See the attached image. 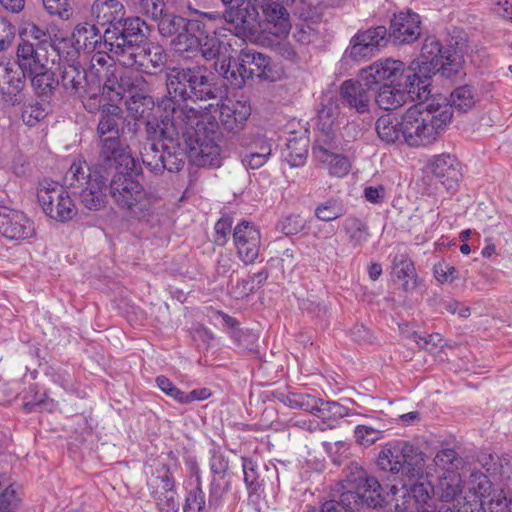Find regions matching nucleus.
<instances>
[{"label":"nucleus","mask_w":512,"mask_h":512,"mask_svg":"<svg viewBox=\"0 0 512 512\" xmlns=\"http://www.w3.org/2000/svg\"><path fill=\"white\" fill-rule=\"evenodd\" d=\"M199 109L186 105H176L170 98L158 102L161 115V163H152L155 170L168 172L180 171L189 147L192 156L200 166L219 167L221 165V132L214 117L204 119L201 110L211 113L213 105L200 106Z\"/></svg>","instance_id":"nucleus-1"},{"label":"nucleus","mask_w":512,"mask_h":512,"mask_svg":"<svg viewBox=\"0 0 512 512\" xmlns=\"http://www.w3.org/2000/svg\"><path fill=\"white\" fill-rule=\"evenodd\" d=\"M105 175H111L109 190L115 204L125 210L128 215L143 222L148 226H155L159 223L158 214L155 211L156 197L145 190L144 186L137 179L141 173V166L137 159L132 156L131 162L125 165L120 160L111 163L99 164Z\"/></svg>","instance_id":"nucleus-2"},{"label":"nucleus","mask_w":512,"mask_h":512,"mask_svg":"<svg viewBox=\"0 0 512 512\" xmlns=\"http://www.w3.org/2000/svg\"><path fill=\"white\" fill-rule=\"evenodd\" d=\"M460 67V57L454 48H444L435 36H428L424 40L420 56L407 69L409 91L419 99H427L431 95L433 75L440 73L441 76L450 78L459 72Z\"/></svg>","instance_id":"nucleus-3"},{"label":"nucleus","mask_w":512,"mask_h":512,"mask_svg":"<svg viewBox=\"0 0 512 512\" xmlns=\"http://www.w3.org/2000/svg\"><path fill=\"white\" fill-rule=\"evenodd\" d=\"M418 99V103L406 110L400 118L404 143L410 147L434 143L452 119L451 107L446 99L440 101Z\"/></svg>","instance_id":"nucleus-4"},{"label":"nucleus","mask_w":512,"mask_h":512,"mask_svg":"<svg viewBox=\"0 0 512 512\" xmlns=\"http://www.w3.org/2000/svg\"><path fill=\"white\" fill-rule=\"evenodd\" d=\"M403 62L393 59L378 61L361 71L362 83L359 80H345L340 86V100L345 106L355 109L358 113L369 111L372 99L371 90L374 85L384 79H394L401 74Z\"/></svg>","instance_id":"nucleus-5"},{"label":"nucleus","mask_w":512,"mask_h":512,"mask_svg":"<svg viewBox=\"0 0 512 512\" xmlns=\"http://www.w3.org/2000/svg\"><path fill=\"white\" fill-rule=\"evenodd\" d=\"M344 491L339 500H330L323 504L321 512H360V508L382 506L381 485L362 468L355 467L343 484Z\"/></svg>","instance_id":"nucleus-6"},{"label":"nucleus","mask_w":512,"mask_h":512,"mask_svg":"<svg viewBox=\"0 0 512 512\" xmlns=\"http://www.w3.org/2000/svg\"><path fill=\"white\" fill-rule=\"evenodd\" d=\"M426 454L414 444L393 440L386 443L377 456V467L393 475H400L410 480L429 477L430 472L425 466Z\"/></svg>","instance_id":"nucleus-7"},{"label":"nucleus","mask_w":512,"mask_h":512,"mask_svg":"<svg viewBox=\"0 0 512 512\" xmlns=\"http://www.w3.org/2000/svg\"><path fill=\"white\" fill-rule=\"evenodd\" d=\"M74 193H78L83 205L89 210H99L105 205L107 176L99 167V159L92 171L85 161H74L65 176Z\"/></svg>","instance_id":"nucleus-8"},{"label":"nucleus","mask_w":512,"mask_h":512,"mask_svg":"<svg viewBox=\"0 0 512 512\" xmlns=\"http://www.w3.org/2000/svg\"><path fill=\"white\" fill-rule=\"evenodd\" d=\"M120 108L115 105H104L97 125L99 147V164L120 160L132 163V154L127 144L120 139Z\"/></svg>","instance_id":"nucleus-9"},{"label":"nucleus","mask_w":512,"mask_h":512,"mask_svg":"<svg viewBox=\"0 0 512 512\" xmlns=\"http://www.w3.org/2000/svg\"><path fill=\"white\" fill-rule=\"evenodd\" d=\"M147 25L138 16L125 18L119 25L103 30L104 48L110 52V59L123 64L127 58L134 55L147 35Z\"/></svg>","instance_id":"nucleus-10"},{"label":"nucleus","mask_w":512,"mask_h":512,"mask_svg":"<svg viewBox=\"0 0 512 512\" xmlns=\"http://www.w3.org/2000/svg\"><path fill=\"white\" fill-rule=\"evenodd\" d=\"M37 199L43 213L57 222H68L77 213L75 204L67 191L55 181L40 183Z\"/></svg>","instance_id":"nucleus-11"},{"label":"nucleus","mask_w":512,"mask_h":512,"mask_svg":"<svg viewBox=\"0 0 512 512\" xmlns=\"http://www.w3.org/2000/svg\"><path fill=\"white\" fill-rule=\"evenodd\" d=\"M224 6V21L233 27L238 37L253 36L261 26L260 14L247 0H220Z\"/></svg>","instance_id":"nucleus-12"},{"label":"nucleus","mask_w":512,"mask_h":512,"mask_svg":"<svg viewBox=\"0 0 512 512\" xmlns=\"http://www.w3.org/2000/svg\"><path fill=\"white\" fill-rule=\"evenodd\" d=\"M387 43V29L385 26H376L358 33L351 39L345 56L354 61L370 58Z\"/></svg>","instance_id":"nucleus-13"},{"label":"nucleus","mask_w":512,"mask_h":512,"mask_svg":"<svg viewBox=\"0 0 512 512\" xmlns=\"http://www.w3.org/2000/svg\"><path fill=\"white\" fill-rule=\"evenodd\" d=\"M403 66H405L403 64ZM384 79L383 81H385ZM390 83L381 85L375 95V101L379 108L383 110H395L405 104L408 97L412 100H418L416 94L409 91L407 81V71L402 67L401 74L395 80L387 79Z\"/></svg>","instance_id":"nucleus-14"},{"label":"nucleus","mask_w":512,"mask_h":512,"mask_svg":"<svg viewBox=\"0 0 512 512\" xmlns=\"http://www.w3.org/2000/svg\"><path fill=\"white\" fill-rule=\"evenodd\" d=\"M339 151V140L332 141L327 137L315 140L312 155L318 162L326 165L330 175L344 177L351 169L350 159Z\"/></svg>","instance_id":"nucleus-15"},{"label":"nucleus","mask_w":512,"mask_h":512,"mask_svg":"<svg viewBox=\"0 0 512 512\" xmlns=\"http://www.w3.org/2000/svg\"><path fill=\"white\" fill-rule=\"evenodd\" d=\"M426 168L446 190L455 191L457 189L462 178V171L461 164L454 155L449 153L435 155L429 159Z\"/></svg>","instance_id":"nucleus-16"},{"label":"nucleus","mask_w":512,"mask_h":512,"mask_svg":"<svg viewBox=\"0 0 512 512\" xmlns=\"http://www.w3.org/2000/svg\"><path fill=\"white\" fill-rule=\"evenodd\" d=\"M133 54L126 59L122 66L145 73H154L167 61L164 48L159 44L148 42L147 39L139 45V49Z\"/></svg>","instance_id":"nucleus-17"},{"label":"nucleus","mask_w":512,"mask_h":512,"mask_svg":"<svg viewBox=\"0 0 512 512\" xmlns=\"http://www.w3.org/2000/svg\"><path fill=\"white\" fill-rule=\"evenodd\" d=\"M420 16L411 11L394 14L390 23V37L395 43L409 44L417 40L421 34Z\"/></svg>","instance_id":"nucleus-18"},{"label":"nucleus","mask_w":512,"mask_h":512,"mask_svg":"<svg viewBox=\"0 0 512 512\" xmlns=\"http://www.w3.org/2000/svg\"><path fill=\"white\" fill-rule=\"evenodd\" d=\"M217 109L221 125L232 133L241 131L251 115V107L245 101L225 99L217 104Z\"/></svg>","instance_id":"nucleus-19"},{"label":"nucleus","mask_w":512,"mask_h":512,"mask_svg":"<svg viewBox=\"0 0 512 512\" xmlns=\"http://www.w3.org/2000/svg\"><path fill=\"white\" fill-rule=\"evenodd\" d=\"M288 8L275 0L257 5V11L262 10L266 29L276 37H285L291 29Z\"/></svg>","instance_id":"nucleus-20"},{"label":"nucleus","mask_w":512,"mask_h":512,"mask_svg":"<svg viewBox=\"0 0 512 512\" xmlns=\"http://www.w3.org/2000/svg\"><path fill=\"white\" fill-rule=\"evenodd\" d=\"M188 99L193 101L216 98V87L210 72L199 65L188 67Z\"/></svg>","instance_id":"nucleus-21"},{"label":"nucleus","mask_w":512,"mask_h":512,"mask_svg":"<svg viewBox=\"0 0 512 512\" xmlns=\"http://www.w3.org/2000/svg\"><path fill=\"white\" fill-rule=\"evenodd\" d=\"M465 487L463 512H474L472 506L483 504L482 499L490 495L492 484L483 472L473 471Z\"/></svg>","instance_id":"nucleus-22"},{"label":"nucleus","mask_w":512,"mask_h":512,"mask_svg":"<svg viewBox=\"0 0 512 512\" xmlns=\"http://www.w3.org/2000/svg\"><path fill=\"white\" fill-rule=\"evenodd\" d=\"M233 240L239 256H258L260 232L250 222L242 221L236 225Z\"/></svg>","instance_id":"nucleus-23"},{"label":"nucleus","mask_w":512,"mask_h":512,"mask_svg":"<svg viewBox=\"0 0 512 512\" xmlns=\"http://www.w3.org/2000/svg\"><path fill=\"white\" fill-rule=\"evenodd\" d=\"M92 13L104 29H113L127 18L125 6L120 0H96Z\"/></svg>","instance_id":"nucleus-24"},{"label":"nucleus","mask_w":512,"mask_h":512,"mask_svg":"<svg viewBox=\"0 0 512 512\" xmlns=\"http://www.w3.org/2000/svg\"><path fill=\"white\" fill-rule=\"evenodd\" d=\"M241 145L246 147V151L242 156V164L249 169H259L271 156V143L263 136L257 135L249 142L243 138Z\"/></svg>","instance_id":"nucleus-25"},{"label":"nucleus","mask_w":512,"mask_h":512,"mask_svg":"<svg viewBox=\"0 0 512 512\" xmlns=\"http://www.w3.org/2000/svg\"><path fill=\"white\" fill-rule=\"evenodd\" d=\"M72 38L76 47L86 53L107 52L104 48L103 33L94 24L88 22L77 24L73 30Z\"/></svg>","instance_id":"nucleus-26"},{"label":"nucleus","mask_w":512,"mask_h":512,"mask_svg":"<svg viewBox=\"0 0 512 512\" xmlns=\"http://www.w3.org/2000/svg\"><path fill=\"white\" fill-rule=\"evenodd\" d=\"M34 40H37V43H34V74L38 68L53 69L58 54L51 42L50 34L34 25Z\"/></svg>","instance_id":"nucleus-27"},{"label":"nucleus","mask_w":512,"mask_h":512,"mask_svg":"<svg viewBox=\"0 0 512 512\" xmlns=\"http://www.w3.org/2000/svg\"><path fill=\"white\" fill-rule=\"evenodd\" d=\"M434 487L430 481L413 484L406 490L400 501L406 500L413 507L414 512H437L433 501Z\"/></svg>","instance_id":"nucleus-28"},{"label":"nucleus","mask_w":512,"mask_h":512,"mask_svg":"<svg viewBox=\"0 0 512 512\" xmlns=\"http://www.w3.org/2000/svg\"><path fill=\"white\" fill-rule=\"evenodd\" d=\"M188 67H173L166 73V87L168 95L160 101L170 98L176 105H186L188 100Z\"/></svg>","instance_id":"nucleus-29"},{"label":"nucleus","mask_w":512,"mask_h":512,"mask_svg":"<svg viewBox=\"0 0 512 512\" xmlns=\"http://www.w3.org/2000/svg\"><path fill=\"white\" fill-rule=\"evenodd\" d=\"M241 67H244V74L250 79L254 76L261 79L273 80L270 58L265 54L252 49L242 50L239 56Z\"/></svg>","instance_id":"nucleus-30"},{"label":"nucleus","mask_w":512,"mask_h":512,"mask_svg":"<svg viewBox=\"0 0 512 512\" xmlns=\"http://www.w3.org/2000/svg\"><path fill=\"white\" fill-rule=\"evenodd\" d=\"M27 222L28 220L22 212L0 206V234L6 238L11 240L24 238Z\"/></svg>","instance_id":"nucleus-31"},{"label":"nucleus","mask_w":512,"mask_h":512,"mask_svg":"<svg viewBox=\"0 0 512 512\" xmlns=\"http://www.w3.org/2000/svg\"><path fill=\"white\" fill-rule=\"evenodd\" d=\"M156 22L159 34L162 37H176L185 27L189 31H197L199 29L197 21H191L167 11Z\"/></svg>","instance_id":"nucleus-32"},{"label":"nucleus","mask_w":512,"mask_h":512,"mask_svg":"<svg viewBox=\"0 0 512 512\" xmlns=\"http://www.w3.org/2000/svg\"><path fill=\"white\" fill-rule=\"evenodd\" d=\"M391 274L402 283L405 292H413L418 287L419 279L410 258H395Z\"/></svg>","instance_id":"nucleus-33"},{"label":"nucleus","mask_w":512,"mask_h":512,"mask_svg":"<svg viewBox=\"0 0 512 512\" xmlns=\"http://www.w3.org/2000/svg\"><path fill=\"white\" fill-rule=\"evenodd\" d=\"M437 491L442 501H457V506L461 507L460 496L464 492V486L461 476L458 472H449L443 474L439 479ZM461 508H459L460 510Z\"/></svg>","instance_id":"nucleus-34"},{"label":"nucleus","mask_w":512,"mask_h":512,"mask_svg":"<svg viewBox=\"0 0 512 512\" xmlns=\"http://www.w3.org/2000/svg\"><path fill=\"white\" fill-rule=\"evenodd\" d=\"M337 114V106L332 101L322 105L317 115L319 133L316 140H321L326 137L331 140V142L339 140L334 130Z\"/></svg>","instance_id":"nucleus-35"},{"label":"nucleus","mask_w":512,"mask_h":512,"mask_svg":"<svg viewBox=\"0 0 512 512\" xmlns=\"http://www.w3.org/2000/svg\"><path fill=\"white\" fill-rule=\"evenodd\" d=\"M199 29L196 31H189L185 27L171 42L175 52L179 54L194 53L198 51L201 46V35L204 31V22L197 21Z\"/></svg>","instance_id":"nucleus-36"},{"label":"nucleus","mask_w":512,"mask_h":512,"mask_svg":"<svg viewBox=\"0 0 512 512\" xmlns=\"http://www.w3.org/2000/svg\"><path fill=\"white\" fill-rule=\"evenodd\" d=\"M375 129L378 137L388 144L404 143L402 125L397 118L383 115L377 119Z\"/></svg>","instance_id":"nucleus-37"},{"label":"nucleus","mask_w":512,"mask_h":512,"mask_svg":"<svg viewBox=\"0 0 512 512\" xmlns=\"http://www.w3.org/2000/svg\"><path fill=\"white\" fill-rule=\"evenodd\" d=\"M27 77L14 71L8 64L0 65V91L9 96H16L23 88Z\"/></svg>","instance_id":"nucleus-38"},{"label":"nucleus","mask_w":512,"mask_h":512,"mask_svg":"<svg viewBox=\"0 0 512 512\" xmlns=\"http://www.w3.org/2000/svg\"><path fill=\"white\" fill-rule=\"evenodd\" d=\"M285 158L291 167L302 166L308 155L309 139L306 136L289 138Z\"/></svg>","instance_id":"nucleus-39"},{"label":"nucleus","mask_w":512,"mask_h":512,"mask_svg":"<svg viewBox=\"0 0 512 512\" xmlns=\"http://www.w3.org/2000/svg\"><path fill=\"white\" fill-rule=\"evenodd\" d=\"M476 92L470 85H462L455 88L450 94V102L447 103L451 109L455 108L459 112H467L476 103ZM453 113V111L451 110Z\"/></svg>","instance_id":"nucleus-40"},{"label":"nucleus","mask_w":512,"mask_h":512,"mask_svg":"<svg viewBox=\"0 0 512 512\" xmlns=\"http://www.w3.org/2000/svg\"><path fill=\"white\" fill-rule=\"evenodd\" d=\"M27 30L19 32L20 42L17 47V63L24 77L32 82V43L25 37Z\"/></svg>","instance_id":"nucleus-41"},{"label":"nucleus","mask_w":512,"mask_h":512,"mask_svg":"<svg viewBox=\"0 0 512 512\" xmlns=\"http://www.w3.org/2000/svg\"><path fill=\"white\" fill-rule=\"evenodd\" d=\"M59 84L52 69H36L34 74V94L48 98Z\"/></svg>","instance_id":"nucleus-42"},{"label":"nucleus","mask_w":512,"mask_h":512,"mask_svg":"<svg viewBox=\"0 0 512 512\" xmlns=\"http://www.w3.org/2000/svg\"><path fill=\"white\" fill-rule=\"evenodd\" d=\"M280 402L292 409H301L313 414L316 408L318 398L306 393H280L278 396Z\"/></svg>","instance_id":"nucleus-43"},{"label":"nucleus","mask_w":512,"mask_h":512,"mask_svg":"<svg viewBox=\"0 0 512 512\" xmlns=\"http://www.w3.org/2000/svg\"><path fill=\"white\" fill-rule=\"evenodd\" d=\"M143 82V77L140 75H135L131 77L127 74L118 75L115 72H112L107 76L104 82V88L108 90L116 92L118 95H121L122 92L128 90L132 91L133 88L138 86L139 83Z\"/></svg>","instance_id":"nucleus-44"},{"label":"nucleus","mask_w":512,"mask_h":512,"mask_svg":"<svg viewBox=\"0 0 512 512\" xmlns=\"http://www.w3.org/2000/svg\"><path fill=\"white\" fill-rule=\"evenodd\" d=\"M203 32V35H201V46H199L197 52L201 53L202 57L207 60L215 59L219 55L221 48V42L215 35V27H208L207 23L204 22Z\"/></svg>","instance_id":"nucleus-45"},{"label":"nucleus","mask_w":512,"mask_h":512,"mask_svg":"<svg viewBox=\"0 0 512 512\" xmlns=\"http://www.w3.org/2000/svg\"><path fill=\"white\" fill-rule=\"evenodd\" d=\"M433 462L437 468L443 471V474H448L457 472L462 466L463 460L454 449L445 448L436 453Z\"/></svg>","instance_id":"nucleus-46"},{"label":"nucleus","mask_w":512,"mask_h":512,"mask_svg":"<svg viewBox=\"0 0 512 512\" xmlns=\"http://www.w3.org/2000/svg\"><path fill=\"white\" fill-rule=\"evenodd\" d=\"M133 6L138 14L155 22L167 11L164 0H135Z\"/></svg>","instance_id":"nucleus-47"},{"label":"nucleus","mask_w":512,"mask_h":512,"mask_svg":"<svg viewBox=\"0 0 512 512\" xmlns=\"http://www.w3.org/2000/svg\"><path fill=\"white\" fill-rule=\"evenodd\" d=\"M314 214L317 219L330 222L344 215V208L338 199L330 198L319 204L315 208Z\"/></svg>","instance_id":"nucleus-48"},{"label":"nucleus","mask_w":512,"mask_h":512,"mask_svg":"<svg viewBox=\"0 0 512 512\" xmlns=\"http://www.w3.org/2000/svg\"><path fill=\"white\" fill-rule=\"evenodd\" d=\"M348 408L339 404L335 401H324L318 398V403L316 404L315 410H313V415L323 418H342L347 416Z\"/></svg>","instance_id":"nucleus-49"},{"label":"nucleus","mask_w":512,"mask_h":512,"mask_svg":"<svg viewBox=\"0 0 512 512\" xmlns=\"http://www.w3.org/2000/svg\"><path fill=\"white\" fill-rule=\"evenodd\" d=\"M343 227L353 245H359L366 241L368 237V227L362 220L349 217L345 219Z\"/></svg>","instance_id":"nucleus-50"},{"label":"nucleus","mask_w":512,"mask_h":512,"mask_svg":"<svg viewBox=\"0 0 512 512\" xmlns=\"http://www.w3.org/2000/svg\"><path fill=\"white\" fill-rule=\"evenodd\" d=\"M244 69V67H241L239 59H229L227 68L223 72V77L233 88L240 89L244 86L246 80L250 79L248 75L244 74Z\"/></svg>","instance_id":"nucleus-51"},{"label":"nucleus","mask_w":512,"mask_h":512,"mask_svg":"<svg viewBox=\"0 0 512 512\" xmlns=\"http://www.w3.org/2000/svg\"><path fill=\"white\" fill-rule=\"evenodd\" d=\"M153 100L150 96L135 92L126 101L128 110L136 119L144 118L147 109L152 106Z\"/></svg>","instance_id":"nucleus-52"},{"label":"nucleus","mask_w":512,"mask_h":512,"mask_svg":"<svg viewBox=\"0 0 512 512\" xmlns=\"http://www.w3.org/2000/svg\"><path fill=\"white\" fill-rule=\"evenodd\" d=\"M242 468L244 474V482L248 489V493L250 495L257 493L261 487V483L259 481L256 463L250 458H242Z\"/></svg>","instance_id":"nucleus-53"},{"label":"nucleus","mask_w":512,"mask_h":512,"mask_svg":"<svg viewBox=\"0 0 512 512\" xmlns=\"http://www.w3.org/2000/svg\"><path fill=\"white\" fill-rule=\"evenodd\" d=\"M230 480L220 479L219 477H212L209 487V505L219 506L224 496L230 491Z\"/></svg>","instance_id":"nucleus-54"},{"label":"nucleus","mask_w":512,"mask_h":512,"mask_svg":"<svg viewBox=\"0 0 512 512\" xmlns=\"http://www.w3.org/2000/svg\"><path fill=\"white\" fill-rule=\"evenodd\" d=\"M305 225V219H303L299 214H290L282 217L278 221L276 228L283 234L289 236L302 231Z\"/></svg>","instance_id":"nucleus-55"},{"label":"nucleus","mask_w":512,"mask_h":512,"mask_svg":"<svg viewBox=\"0 0 512 512\" xmlns=\"http://www.w3.org/2000/svg\"><path fill=\"white\" fill-rule=\"evenodd\" d=\"M356 442L363 446H371L383 438V431L368 425H357L354 430Z\"/></svg>","instance_id":"nucleus-56"},{"label":"nucleus","mask_w":512,"mask_h":512,"mask_svg":"<svg viewBox=\"0 0 512 512\" xmlns=\"http://www.w3.org/2000/svg\"><path fill=\"white\" fill-rule=\"evenodd\" d=\"M41 3L51 16H57L62 20H68L71 16L69 0H41Z\"/></svg>","instance_id":"nucleus-57"},{"label":"nucleus","mask_w":512,"mask_h":512,"mask_svg":"<svg viewBox=\"0 0 512 512\" xmlns=\"http://www.w3.org/2000/svg\"><path fill=\"white\" fill-rule=\"evenodd\" d=\"M209 466L212 473V477H219L220 479H225L227 476V472L229 469V460L219 450H212L211 457L209 460Z\"/></svg>","instance_id":"nucleus-58"},{"label":"nucleus","mask_w":512,"mask_h":512,"mask_svg":"<svg viewBox=\"0 0 512 512\" xmlns=\"http://www.w3.org/2000/svg\"><path fill=\"white\" fill-rule=\"evenodd\" d=\"M183 511L206 512L205 495L199 486L187 494Z\"/></svg>","instance_id":"nucleus-59"},{"label":"nucleus","mask_w":512,"mask_h":512,"mask_svg":"<svg viewBox=\"0 0 512 512\" xmlns=\"http://www.w3.org/2000/svg\"><path fill=\"white\" fill-rule=\"evenodd\" d=\"M399 492V489L396 485H392L389 488V491L385 496H382L383 501L382 504L390 506V510H392V506L394 508V512H414L413 507L409 504H406L407 501H400L396 496Z\"/></svg>","instance_id":"nucleus-60"},{"label":"nucleus","mask_w":512,"mask_h":512,"mask_svg":"<svg viewBox=\"0 0 512 512\" xmlns=\"http://www.w3.org/2000/svg\"><path fill=\"white\" fill-rule=\"evenodd\" d=\"M233 219L228 216H222L215 224V236L214 241L217 245L223 246L227 243L229 235L231 233Z\"/></svg>","instance_id":"nucleus-61"},{"label":"nucleus","mask_w":512,"mask_h":512,"mask_svg":"<svg viewBox=\"0 0 512 512\" xmlns=\"http://www.w3.org/2000/svg\"><path fill=\"white\" fill-rule=\"evenodd\" d=\"M82 76L76 69L66 70L62 74L61 84L70 93H77L82 85Z\"/></svg>","instance_id":"nucleus-62"},{"label":"nucleus","mask_w":512,"mask_h":512,"mask_svg":"<svg viewBox=\"0 0 512 512\" xmlns=\"http://www.w3.org/2000/svg\"><path fill=\"white\" fill-rule=\"evenodd\" d=\"M155 381L156 385L163 393L181 404L183 391L177 388L169 378L164 375H160Z\"/></svg>","instance_id":"nucleus-63"},{"label":"nucleus","mask_w":512,"mask_h":512,"mask_svg":"<svg viewBox=\"0 0 512 512\" xmlns=\"http://www.w3.org/2000/svg\"><path fill=\"white\" fill-rule=\"evenodd\" d=\"M412 338L420 348L425 350H433L434 348L438 347L443 341V338L439 333L420 335L415 332L412 334Z\"/></svg>","instance_id":"nucleus-64"}]
</instances>
